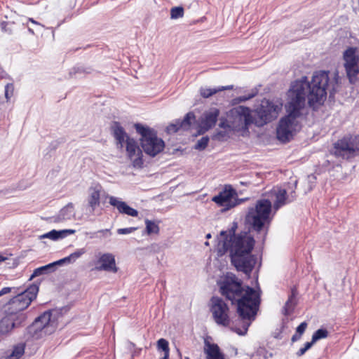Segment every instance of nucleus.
I'll list each match as a JSON object with an SVG mask.
<instances>
[{"label":"nucleus","instance_id":"obj_1","mask_svg":"<svg viewBox=\"0 0 359 359\" xmlns=\"http://www.w3.org/2000/svg\"><path fill=\"white\" fill-rule=\"evenodd\" d=\"M341 78L337 71H317L312 76L311 81L306 76L294 81L287 93L286 112H299L308 104L313 110L323 104L329 93L333 95L339 88Z\"/></svg>","mask_w":359,"mask_h":359},{"label":"nucleus","instance_id":"obj_2","mask_svg":"<svg viewBox=\"0 0 359 359\" xmlns=\"http://www.w3.org/2000/svg\"><path fill=\"white\" fill-rule=\"evenodd\" d=\"M219 291L232 304H236L238 320L242 323L239 327L236 322L232 328L239 335H245L252 322L255 320L260 304L258 291L249 286H243L242 281L228 273L219 283Z\"/></svg>","mask_w":359,"mask_h":359},{"label":"nucleus","instance_id":"obj_3","mask_svg":"<svg viewBox=\"0 0 359 359\" xmlns=\"http://www.w3.org/2000/svg\"><path fill=\"white\" fill-rule=\"evenodd\" d=\"M253 236L248 232H241L231 238L219 240L217 246L218 256L229 253L232 264L238 271L250 275L256 264V257L252 252L255 246Z\"/></svg>","mask_w":359,"mask_h":359},{"label":"nucleus","instance_id":"obj_4","mask_svg":"<svg viewBox=\"0 0 359 359\" xmlns=\"http://www.w3.org/2000/svg\"><path fill=\"white\" fill-rule=\"evenodd\" d=\"M272 203L269 199L258 200L254 207L249 208L245 220L257 232L263 233V240L266 237L269 225L272 217Z\"/></svg>","mask_w":359,"mask_h":359},{"label":"nucleus","instance_id":"obj_5","mask_svg":"<svg viewBox=\"0 0 359 359\" xmlns=\"http://www.w3.org/2000/svg\"><path fill=\"white\" fill-rule=\"evenodd\" d=\"M259 90L257 87H255L249 90L246 95L233 98L229 102V105L233 107L229 112H258L257 110L252 111L244 104L257 96ZM283 105V102L280 98L272 100L264 98L261 101L259 112H280L282 110Z\"/></svg>","mask_w":359,"mask_h":359},{"label":"nucleus","instance_id":"obj_6","mask_svg":"<svg viewBox=\"0 0 359 359\" xmlns=\"http://www.w3.org/2000/svg\"><path fill=\"white\" fill-rule=\"evenodd\" d=\"M111 130L117 147L126 149L127 156L134 167H142L143 165V155L137 141L130 137L118 122L113 123Z\"/></svg>","mask_w":359,"mask_h":359},{"label":"nucleus","instance_id":"obj_7","mask_svg":"<svg viewBox=\"0 0 359 359\" xmlns=\"http://www.w3.org/2000/svg\"><path fill=\"white\" fill-rule=\"evenodd\" d=\"M304 114H287L282 117L276 126L277 140L282 143L291 141L301 130Z\"/></svg>","mask_w":359,"mask_h":359},{"label":"nucleus","instance_id":"obj_8","mask_svg":"<svg viewBox=\"0 0 359 359\" xmlns=\"http://www.w3.org/2000/svg\"><path fill=\"white\" fill-rule=\"evenodd\" d=\"M135 128L141 135L140 139L141 147L146 154L154 157L164 149V141L158 137L154 129L140 123H136Z\"/></svg>","mask_w":359,"mask_h":359},{"label":"nucleus","instance_id":"obj_9","mask_svg":"<svg viewBox=\"0 0 359 359\" xmlns=\"http://www.w3.org/2000/svg\"><path fill=\"white\" fill-rule=\"evenodd\" d=\"M252 114H226L225 120L221 119L219 126L224 129V132H218L221 137L229 136L231 132L241 133L243 136L248 133L250 115Z\"/></svg>","mask_w":359,"mask_h":359},{"label":"nucleus","instance_id":"obj_10","mask_svg":"<svg viewBox=\"0 0 359 359\" xmlns=\"http://www.w3.org/2000/svg\"><path fill=\"white\" fill-rule=\"evenodd\" d=\"M335 156L344 159L355 157L359 154V135L348 134L338 140L333 147Z\"/></svg>","mask_w":359,"mask_h":359},{"label":"nucleus","instance_id":"obj_11","mask_svg":"<svg viewBox=\"0 0 359 359\" xmlns=\"http://www.w3.org/2000/svg\"><path fill=\"white\" fill-rule=\"evenodd\" d=\"M210 311L215 323L224 327H228L233 332H236L232 326L233 323L236 322L239 327L242 328V323L238 320V317L235 320H231L229 318V309L224 301L218 297H213L211 299Z\"/></svg>","mask_w":359,"mask_h":359},{"label":"nucleus","instance_id":"obj_12","mask_svg":"<svg viewBox=\"0 0 359 359\" xmlns=\"http://www.w3.org/2000/svg\"><path fill=\"white\" fill-rule=\"evenodd\" d=\"M356 48H348L343 53L344 66L351 83H355L359 74V57Z\"/></svg>","mask_w":359,"mask_h":359},{"label":"nucleus","instance_id":"obj_13","mask_svg":"<svg viewBox=\"0 0 359 359\" xmlns=\"http://www.w3.org/2000/svg\"><path fill=\"white\" fill-rule=\"evenodd\" d=\"M38 292L39 286L36 284H32L27 290L12 298L9 303L13 309L18 311H23L36 297Z\"/></svg>","mask_w":359,"mask_h":359},{"label":"nucleus","instance_id":"obj_14","mask_svg":"<svg viewBox=\"0 0 359 359\" xmlns=\"http://www.w3.org/2000/svg\"><path fill=\"white\" fill-rule=\"evenodd\" d=\"M25 320V314L11 312L0 320V337L9 335L15 327H19Z\"/></svg>","mask_w":359,"mask_h":359},{"label":"nucleus","instance_id":"obj_15","mask_svg":"<svg viewBox=\"0 0 359 359\" xmlns=\"http://www.w3.org/2000/svg\"><path fill=\"white\" fill-rule=\"evenodd\" d=\"M212 201L228 210L238 204V199L234 189L230 185H226L224 190L212 198Z\"/></svg>","mask_w":359,"mask_h":359},{"label":"nucleus","instance_id":"obj_16","mask_svg":"<svg viewBox=\"0 0 359 359\" xmlns=\"http://www.w3.org/2000/svg\"><path fill=\"white\" fill-rule=\"evenodd\" d=\"M51 316L50 311H45L35 320L32 324V327L45 334L53 333L56 329L57 323L54 319H52Z\"/></svg>","mask_w":359,"mask_h":359},{"label":"nucleus","instance_id":"obj_17","mask_svg":"<svg viewBox=\"0 0 359 359\" xmlns=\"http://www.w3.org/2000/svg\"><path fill=\"white\" fill-rule=\"evenodd\" d=\"M271 201L273 202V209L276 211L280 207L292 202L295 198L294 191H292L290 195H287V191L280 187H274L269 193Z\"/></svg>","mask_w":359,"mask_h":359},{"label":"nucleus","instance_id":"obj_18","mask_svg":"<svg viewBox=\"0 0 359 359\" xmlns=\"http://www.w3.org/2000/svg\"><path fill=\"white\" fill-rule=\"evenodd\" d=\"M95 269L97 271L116 273L118 268L116 265L114 255L109 252L100 254Z\"/></svg>","mask_w":359,"mask_h":359},{"label":"nucleus","instance_id":"obj_19","mask_svg":"<svg viewBox=\"0 0 359 359\" xmlns=\"http://www.w3.org/2000/svg\"><path fill=\"white\" fill-rule=\"evenodd\" d=\"M217 115L218 114H203L196 123L198 133L203 134L213 127L217 122Z\"/></svg>","mask_w":359,"mask_h":359},{"label":"nucleus","instance_id":"obj_20","mask_svg":"<svg viewBox=\"0 0 359 359\" xmlns=\"http://www.w3.org/2000/svg\"><path fill=\"white\" fill-rule=\"evenodd\" d=\"M106 198H108L109 204L117 208L118 212L121 214H125L132 217H137L138 215L137 210L130 207L126 203L122 201L118 198L115 196L107 195Z\"/></svg>","mask_w":359,"mask_h":359},{"label":"nucleus","instance_id":"obj_21","mask_svg":"<svg viewBox=\"0 0 359 359\" xmlns=\"http://www.w3.org/2000/svg\"><path fill=\"white\" fill-rule=\"evenodd\" d=\"M103 190L99 184L92 185L88 189V203L92 211H94L100 204V198Z\"/></svg>","mask_w":359,"mask_h":359},{"label":"nucleus","instance_id":"obj_22","mask_svg":"<svg viewBox=\"0 0 359 359\" xmlns=\"http://www.w3.org/2000/svg\"><path fill=\"white\" fill-rule=\"evenodd\" d=\"M196 121L194 114H187L184 120L181 122H177L176 123H172L166 128L168 133H174L177 132L180 129L188 130L193 122Z\"/></svg>","mask_w":359,"mask_h":359},{"label":"nucleus","instance_id":"obj_23","mask_svg":"<svg viewBox=\"0 0 359 359\" xmlns=\"http://www.w3.org/2000/svg\"><path fill=\"white\" fill-rule=\"evenodd\" d=\"M74 216L75 210L74 204L72 203H69L60 210L55 217H54V222H61L69 220L74 217Z\"/></svg>","mask_w":359,"mask_h":359},{"label":"nucleus","instance_id":"obj_24","mask_svg":"<svg viewBox=\"0 0 359 359\" xmlns=\"http://www.w3.org/2000/svg\"><path fill=\"white\" fill-rule=\"evenodd\" d=\"M275 114H252L250 124L253 123L257 127H262L273 121L276 116Z\"/></svg>","mask_w":359,"mask_h":359},{"label":"nucleus","instance_id":"obj_25","mask_svg":"<svg viewBox=\"0 0 359 359\" xmlns=\"http://www.w3.org/2000/svg\"><path fill=\"white\" fill-rule=\"evenodd\" d=\"M204 353L206 355V359H225L218 345L208 341H205Z\"/></svg>","mask_w":359,"mask_h":359},{"label":"nucleus","instance_id":"obj_26","mask_svg":"<svg viewBox=\"0 0 359 359\" xmlns=\"http://www.w3.org/2000/svg\"><path fill=\"white\" fill-rule=\"evenodd\" d=\"M233 89V85L226 86H218L216 88H207V87H201L199 89L200 95L203 98H209L210 97L215 95L216 93L226 90H232Z\"/></svg>","mask_w":359,"mask_h":359},{"label":"nucleus","instance_id":"obj_27","mask_svg":"<svg viewBox=\"0 0 359 359\" xmlns=\"http://www.w3.org/2000/svg\"><path fill=\"white\" fill-rule=\"evenodd\" d=\"M86 252V250L85 248L77 249L76 251L71 253L69 256L63 258L64 263L67 264L74 263L78 259H79Z\"/></svg>","mask_w":359,"mask_h":359},{"label":"nucleus","instance_id":"obj_28","mask_svg":"<svg viewBox=\"0 0 359 359\" xmlns=\"http://www.w3.org/2000/svg\"><path fill=\"white\" fill-rule=\"evenodd\" d=\"M53 270L51 267L50 264L47 265L40 266L34 270L33 273L31 275L29 280H32L34 278L39 276L41 275L47 274L48 273L53 272Z\"/></svg>","mask_w":359,"mask_h":359},{"label":"nucleus","instance_id":"obj_29","mask_svg":"<svg viewBox=\"0 0 359 359\" xmlns=\"http://www.w3.org/2000/svg\"><path fill=\"white\" fill-rule=\"evenodd\" d=\"M145 231L147 234L151 235L152 233H158L159 226L155 222L147 219H145Z\"/></svg>","mask_w":359,"mask_h":359},{"label":"nucleus","instance_id":"obj_30","mask_svg":"<svg viewBox=\"0 0 359 359\" xmlns=\"http://www.w3.org/2000/svg\"><path fill=\"white\" fill-rule=\"evenodd\" d=\"M25 353V346L23 344H18L15 346L12 353L8 355L6 359H19Z\"/></svg>","mask_w":359,"mask_h":359},{"label":"nucleus","instance_id":"obj_31","mask_svg":"<svg viewBox=\"0 0 359 359\" xmlns=\"http://www.w3.org/2000/svg\"><path fill=\"white\" fill-rule=\"evenodd\" d=\"M89 236L90 238H101L102 237H107L111 235L110 229H101L95 232L86 233Z\"/></svg>","mask_w":359,"mask_h":359},{"label":"nucleus","instance_id":"obj_32","mask_svg":"<svg viewBox=\"0 0 359 359\" xmlns=\"http://www.w3.org/2000/svg\"><path fill=\"white\" fill-rule=\"evenodd\" d=\"M237 223L233 222L232 224V226L227 231H222L220 232V238L219 240H224V238H228L229 239L231 238V237H233L236 234V231L237 229Z\"/></svg>","mask_w":359,"mask_h":359},{"label":"nucleus","instance_id":"obj_33","mask_svg":"<svg viewBox=\"0 0 359 359\" xmlns=\"http://www.w3.org/2000/svg\"><path fill=\"white\" fill-rule=\"evenodd\" d=\"M294 292H292V294L290 296L289 299L286 302L284 309H285V314L288 315L290 314L292 311L293 310V308L294 306Z\"/></svg>","mask_w":359,"mask_h":359},{"label":"nucleus","instance_id":"obj_34","mask_svg":"<svg viewBox=\"0 0 359 359\" xmlns=\"http://www.w3.org/2000/svg\"><path fill=\"white\" fill-rule=\"evenodd\" d=\"M327 336H328V332L327 330L318 329L313 333V334L312 336L313 342H316L317 341H318L320 339H325Z\"/></svg>","mask_w":359,"mask_h":359},{"label":"nucleus","instance_id":"obj_35","mask_svg":"<svg viewBox=\"0 0 359 359\" xmlns=\"http://www.w3.org/2000/svg\"><path fill=\"white\" fill-rule=\"evenodd\" d=\"M184 8L182 6L173 7L170 10L171 19H177L184 16Z\"/></svg>","mask_w":359,"mask_h":359},{"label":"nucleus","instance_id":"obj_36","mask_svg":"<svg viewBox=\"0 0 359 359\" xmlns=\"http://www.w3.org/2000/svg\"><path fill=\"white\" fill-rule=\"evenodd\" d=\"M158 350H162L164 353H170L169 344L168 341L165 339H160L157 341Z\"/></svg>","mask_w":359,"mask_h":359},{"label":"nucleus","instance_id":"obj_37","mask_svg":"<svg viewBox=\"0 0 359 359\" xmlns=\"http://www.w3.org/2000/svg\"><path fill=\"white\" fill-rule=\"evenodd\" d=\"M209 142V137L208 136L203 137L194 146V149L196 150L202 151L204 150L208 146Z\"/></svg>","mask_w":359,"mask_h":359},{"label":"nucleus","instance_id":"obj_38","mask_svg":"<svg viewBox=\"0 0 359 359\" xmlns=\"http://www.w3.org/2000/svg\"><path fill=\"white\" fill-rule=\"evenodd\" d=\"M57 230H52L48 233H46L41 236H39V238L40 239H43V238H49L50 240H53V241H57L58 239L57 238Z\"/></svg>","mask_w":359,"mask_h":359},{"label":"nucleus","instance_id":"obj_39","mask_svg":"<svg viewBox=\"0 0 359 359\" xmlns=\"http://www.w3.org/2000/svg\"><path fill=\"white\" fill-rule=\"evenodd\" d=\"M57 238H63L67 236L68 235H72L75 233L76 231L74 229H64V230H60L57 231Z\"/></svg>","mask_w":359,"mask_h":359},{"label":"nucleus","instance_id":"obj_40","mask_svg":"<svg viewBox=\"0 0 359 359\" xmlns=\"http://www.w3.org/2000/svg\"><path fill=\"white\" fill-rule=\"evenodd\" d=\"M135 230H137L136 227L122 228V229H118L117 233L121 235L129 234V233L134 232Z\"/></svg>","mask_w":359,"mask_h":359},{"label":"nucleus","instance_id":"obj_41","mask_svg":"<svg viewBox=\"0 0 359 359\" xmlns=\"http://www.w3.org/2000/svg\"><path fill=\"white\" fill-rule=\"evenodd\" d=\"M13 84H7L5 86V96L7 99L13 95Z\"/></svg>","mask_w":359,"mask_h":359},{"label":"nucleus","instance_id":"obj_42","mask_svg":"<svg viewBox=\"0 0 359 359\" xmlns=\"http://www.w3.org/2000/svg\"><path fill=\"white\" fill-rule=\"evenodd\" d=\"M306 327L307 323L306 322H303L297 327L296 332L302 335L305 332Z\"/></svg>","mask_w":359,"mask_h":359},{"label":"nucleus","instance_id":"obj_43","mask_svg":"<svg viewBox=\"0 0 359 359\" xmlns=\"http://www.w3.org/2000/svg\"><path fill=\"white\" fill-rule=\"evenodd\" d=\"M50 264L51 267H52V269H53V270L54 271L55 270V268H56L57 266H61V265L64 264L65 263H64V260H63V258H62L61 259H59L57 261H55V262L50 263Z\"/></svg>","mask_w":359,"mask_h":359},{"label":"nucleus","instance_id":"obj_44","mask_svg":"<svg viewBox=\"0 0 359 359\" xmlns=\"http://www.w3.org/2000/svg\"><path fill=\"white\" fill-rule=\"evenodd\" d=\"M14 289H15V287H3L0 290V297L11 292L12 291V290H14Z\"/></svg>","mask_w":359,"mask_h":359},{"label":"nucleus","instance_id":"obj_45","mask_svg":"<svg viewBox=\"0 0 359 359\" xmlns=\"http://www.w3.org/2000/svg\"><path fill=\"white\" fill-rule=\"evenodd\" d=\"M307 351L303 347V348H301L297 353H296V355L297 356H302Z\"/></svg>","mask_w":359,"mask_h":359},{"label":"nucleus","instance_id":"obj_46","mask_svg":"<svg viewBox=\"0 0 359 359\" xmlns=\"http://www.w3.org/2000/svg\"><path fill=\"white\" fill-rule=\"evenodd\" d=\"M8 25V22H1L0 23V27L1 28V30L4 31V32H7V29H6V26Z\"/></svg>","mask_w":359,"mask_h":359},{"label":"nucleus","instance_id":"obj_47","mask_svg":"<svg viewBox=\"0 0 359 359\" xmlns=\"http://www.w3.org/2000/svg\"><path fill=\"white\" fill-rule=\"evenodd\" d=\"M315 342H313V339L311 340V341L310 342H306L305 344H304V348L308 351L312 346L313 344H314Z\"/></svg>","mask_w":359,"mask_h":359},{"label":"nucleus","instance_id":"obj_48","mask_svg":"<svg viewBox=\"0 0 359 359\" xmlns=\"http://www.w3.org/2000/svg\"><path fill=\"white\" fill-rule=\"evenodd\" d=\"M301 336H302V335H300V334H299L297 332H296V334H294L292 336V341H297V340L299 339H300V337H301Z\"/></svg>","mask_w":359,"mask_h":359},{"label":"nucleus","instance_id":"obj_49","mask_svg":"<svg viewBox=\"0 0 359 359\" xmlns=\"http://www.w3.org/2000/svg\"><path fill=\"white\" fill-rule=\"evenodd\" d=\"M308 178H309V182H314L313 180H315V177H313V176H309Z\"/></svg>","mask_w":359,"mask_h":359},{"label":"nucleus","instance_id":"obj_50","mask_svg":"<svg viewBox=\"0 0 359 359\" xmlns=\"http://www.w3.org/2000/svg\"><path fill=\"white\" fill-rule=\"evenodd\" d=\"M163 355H164L161 359H169V353H168V354L164 353Z\"/></svg>","mask_w":359,"mask_h":359},{"label":"nucleus","instance_id":"obj_51","mask_svg":"<svg viewBox=\"0 0 359 359\" xmlns=\"http://www.w3.org/2000/svg\"><path fill=\"white\" fill-rule=\"evenodd\" d=\"M6 260V258L1 255H0V263L3 262Z\"/></svg>","mask_w":359,"mask_h":359},{"label":"nucleus","instance_id":"obj_52","mask_svg":"<svg viewBox=\"0 0 359 359\" xmlns=\"http://www.w3.org/2000/svg\"><path fill=\"white\" fill-rule=\"evenodd\" d=\"M206 238H211V234H210V233H208V234L206 235Z\"/></svg>","mask_w":359,"mask_h":359},{"label":"nucleus","instance_id":"obj_53","mask_svg":"<svg viewBox=\"0 0 359 359\" xmlns=\"http://www.w3.org/2000/svg\"><path fill=\"white\" fill-rule=\"evenodd\" d=\"M236 90H238V93H241V88H236Z\"/></svg>","mask_w":359,"mask_h":359},{"label":"nucleus","instance_id":"obj_54","mask_svg":"<svg viewBox=\"0 0 359 359\" xmlns=\"http://www.w3.org/2000/svg\"><path fill=\"white\" fill-rule=\"evenodd\" d=\"M294 187L297 186V181L294 182Z\"/></svg>","mask_w":359,"mask_h":359},{"label":"nucleus","instance_id":"obj_55","mask_svg":"<svg viewBox=\"0 0 359 359\" xmlns=\"http://www.w3.org/2000/svg\"><path fill=\"white\" fill-rule=\"evenodd\" d=\"M185 359H189L188 357H186Z\"/></svg>","mask_w":359,"mask_h":359}]
</instances>
